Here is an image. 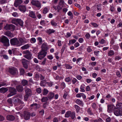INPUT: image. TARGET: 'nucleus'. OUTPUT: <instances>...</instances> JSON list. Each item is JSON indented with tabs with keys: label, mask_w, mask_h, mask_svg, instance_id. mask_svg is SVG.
Listing matches in <instances>:
<instances>
[{
	"label": "nucleus",
	"mask_w": 122,
	"mask_h": 122,
	"mask_svg": "<svg viewBox=\"0 0 122 122\" xmlns=\"http://www.w3.org/2000/svg\"><path fill=\"white\" fill-rule=\"evenodd\" d=\"M5 28L6 30H10V25H6L5 27Z\"/></svg>",
	"instance_id": "40"
},
{
	"label": "nucleus",
	"mask_w": 122,
	"mask_h": 122,
	"mask_svg": "<svg viewBox=\"0 0 122 122\" xmlns=\"http://www.w3.org/2000/svg\"><path fill=\"white\" fill-rule=\"evenodd\" d=\"M65 66L67 69H71L72 68V67L69 65H65Z\"/></svg>",
	"instance_id": "42"
},
{
	"label": "nucleus",
	"mask_w": 122,
	"mask_h": 122,
	"mask_svg": "<svg viewBox=\"0 0 122 122\" xmlns=\"http://www.w3.org/2000/svg\"><path fill=\"white\" fill-rule=\"evenodd\" d=\"M12 15L15 17H17L18 16L17 13L16 12H13L12 13Z\"/></svg>",
	"instance_id": "53"
},
{
	"label": "nucleus",
	"mask_w": 122,
	"mask_h": 122,
	"mask_svg": "<svg viewBox=\"0 0 122 122\" xmlns=\"http://www.w3.org/2000/svg\"><path fill=\"white\" fill-rule=\"evenodd\" d=\"M48 91L47 89H44L43 90V95H46L48 93Z\"/></svg>",
	"instance_id": "36"
},
{
	"label": "nucleus",
	"mask_w": 122,
	"mask_h": 122,
	"mask_svg": "<svg viewBox=\"0 0 122 122\" xmlns=\"http://www.w3.org/2000/svg\"><path fill=\"white\" fill-rule=\"evenodd\" d=\"M54 94L53 93H50L48 95V97L50 99H51L54 97Z\"/></svg>",
	"instance_id": "26"
},
{
	"label": "nucleus",
	"mask_w": 122,
	"mask_h": 122,
	"mask_svg": "<svg viewBox=\"0 0 122 122\" xmlns=\"http://www.w3.org/2000/svg\"><path fill=\"white\" fill-rule=\"evenodd\" d=\"M19 84L18 82L16 81H12L11 82V85L12 86H15Z\"/></svg>",
	"instance_id": "24"
},
{
	"label": "nucleus",
	"mask_w": 122,
	"mask_h": 122,
	"mask_svg": "<svg viewBox=\"0 0 122 122\" xmlns=\"http://www.w3.org/2000/svg\"><path fill=\"white\" fill-rule=\"evenodd\" d=\"M16 89L19 92H21L24 90L23 86L21 85H19L16 86Z\"/></svg>",
	"instance_id": "13"
},
{
	"label": "nucleus",
	"mask_w": 122,
	"mask_h": 122,
	"mask_svg": "<svg viewBox=\"0 0 122 122\" xmlns=\"http://www.w3.org/2000/svg\"><path fill=\"white\" fill-rule=\"evenodd\" d=\"M85 37L87 39H89L90 37V35L88 33H87L85 35Z\"/></svg>",
	"instance_id": "54"
},
{
	"label": "nucleus",
	"mask_w": 122,
	"mask_h": 122,
	"mask_svg": "<svg viewBox=\"0 0 122 122\" xmlns=\"http://www.w3.org/2000/svg\"><path fill=\"white\" fill-rule=\"evenodd\" d=\"M29 15L30 16L33 18H36V16L35 15L34 12L32 11H30L29 13Z\"/></svg>",
	"instance_id": "22"
},
{
	"label": "nucleus",
	"mask_w": 122,
	"mask_h": 122,
	"mask_svg": "<svg viewBox=\"0 0 122 122\" xmlns=\"http://www.w3.org/2000/svg\"><path fill=\"white\" fill-rule=\"evenodd\" d=\"M55 32V30L53 29H49L46 31V32L49 34L50 35L51 34L54 33Z\"/></svg>",
	"instance_id": "28"
},
{
	"label": "nucleus",
	"mask_w": 122,
	"mask_h": 122,
	"mask_svg": "<svg viewBox=\"0 0 122 122\" xmlns=\"http://www.w3.org/2000/svg\"><path fill=\"white\" fill-rule=\"evenodd\" d=\"M61 87L62 88L64 89L66 86L65 83L64 82H62L61 84Z\"/></svg>",
	"instance_id": "48"
},
{
	"label": "nucleus",
	"mask_w": 122,
	"mask_h": 122,
	"mask_svg": "<svg viewBox=\"0 0 122 122\" xmlns=\"http://www.w3.org/2000/svg\"><path fill=\"white\" fill-rule=\"evenodd\" d=\"M19 9L20 11L24 12L26 10V8L25 6L20 5L19 6Z\"/></svg>",
	"instance_id": "20"
},
{
	"label": "nucleus",
	"mask_w": 122,
	"mask_h": 122,
	"mask_svg": "<svg viewBox=\"0 0 122 122\" xmlns=\"http://www.w3.org/2000/svg\"><path fill=\"white\" fill-rule=\"evenodd\" d=\"M31 45L30 44L28 43L27 44L25 45L22 46L21 47V48L23 50L27 49H28L31 46Z\"/></svg>",
	"instance_id": "17"
},
{
	"label": "nucleus",
	"mask_w": 122,
	"mask_h": 122,
	"mask_svg": "<svg viewBox=\"0 0 122 122\" xmlns=\"http://www.w3.org/2000/svg\"><path fill=\"white\" fill-rule=\"evenodd\" d=\"M25 90L26 93V94L24 96V99L25 100H27L29 97L31 95V91L30 89L27 87H25Z\"/></svg>",
	"instance_id": "5"
},
{
	"label": "nucleus",
	"mask_w": 122,
	"mask_h": 122,
	"mask_svg": "<svg viewBox=\"0 0 122 122\" xmlns=\"http://www.w3.org/2000/svg\"><path fill=\"white\" fill-rule=\"evenodd\" d=\"M4 120V118L1 115H0V121H3Z\"/></svg>",
	"instance_id": "59"
},
{
	"label": "nucleus",
	"mask_w": 122,
	"mask_h": 122,
	"mask_svg": "<svg viewBox=\"0 0 122 122\" xmlns=\"http://www.w3.org/2000/svg\"><path fill=\"white\" fill-rule=\"evenodd\" d=\"M48 100V99L46 97H44L42 98L41 99V101L42 102H47Z\"/></svg>",
	"instance_id": "32"
},
{
	"label": "nucleus",
	"mask_w": 122,
	"mask_h": 122,
	"mask_svg": "<svg viewBox=\"0 0 122 122\" xmlns=\"http://www.w3.org/2000/svg\"><path fill=\"white\" fill-rule=\"evenodd\" d=\"M12 23L16 25L18 23L21 26H23V22L22 20L20 19L15 18L13 19L12 21Z\"/></svg>",
	"instance_id": "6"
},
{
	"label": "nucleus",
	"mask_w": 122,
	"mask_h": 122,
	"mask_svg": "<svg viewBox=\"0 0 122 122\" xmlns=\"http://www.w3.org/2000/svg\"><path fill=\"white\" fill-rule=\"evenodd\" d=\"M41 48V51H43L44 52H46L48 49L46 43H43L42 45Z\"/></svg>",
	"instance_id": "12"
},
{
	"label": "nucleus",
	"mask_w": 122,
	"mask_h": 122,
	"mask_svg": "<svg viewBox=\"0 0 122 122\" xmlns=\"http://www.w3.org/2000/svg\"><path fill=\"white\" fill-rule=\"evenodd\" d=\"M20 71L21 75H23L25 73V70L23 68H21L20 69Z\"/></svg>",
	"instance_id": "33"
},
{
	"label": "nucleus",
	"mask_w": 122,
	"mask_h": 122,
	"mask_svg": "<svg viewBox=\"0 0 122 122\" xmlns=\"http://www.w3.org/2000/svg\"><path fill=\"white\" fill-rule=\"evenodd\" d=\"M37 104L36 103H33L31 104L30 107L31 110L34 109L35 110H36L37 108Z\"/></svg>",
	"instance_id": "15"
},
{
	"label": "nucleus",
	"mask_w": 122,
	"mask_h": 122,
	"mask_svg": "<svg viewBox=\"0 0 122 122\" xmlns=\"http://www.w3.org/2000/svg\"><path fill=\"white\" fill-rule=\"evenodd\" d=\"M83 39L82 38H80L79 39L78 41L80 43H81L83 41Z\"/></svg>",
	"instance_id": "62"
},
{
	"label": "nucleus",
	"mask_w": 122,
	"mask_h": 122,
	"mask_svg": "<svg viewBox=\"0 0 122 122\" xmlns=\"http://www.w3.org/2000/svg\"><path fill=\"white\" fill-rule=\"evenodd\" d=\"M46 81L45 80L41 81L40 83V85L42 86H45V82Z\"/></svg>",
	"instance_id": "39"
},
{
	"label": "nucleus",
	"mask_w": 122,
	"mask_h": 122,
	"mask_svg": "<svg viewBox=\"0 0 122 122\" xmlns=\"http://www.w3.org/2000/svg\"><path fill=\"white\" fill-rule=\"evenodd\" d=\"M19 39V46L23 45L24 44L26 43L27 42V41H26V39L25 38H20Z\"/></svg>",
	"instance_id": "11"
},
{
	"label": "nucleus",
	"mask_w": 122,
	"mask_h": 122,
	"mask_svg": "<svg viewBox=\"0 0 122 122\" xmlns=\"http://www.w3.org/2000/svg\"><path fill=\"white\" fill-rule=\"evenodd\" d=\"M110 10L111 12L114 11L115 9L114 7L112 6H110Z\"/></svg>",
	"instance_id": "45"
},
{
	"label": "nucleus",
	"mask_w": 122,
	"mask_h": 122,
	"mask_svg": "<svg viewBox=\"0 0 122 122\" xmlns=\"http://www.w3.org/2000/svg\"><path fill=\"white\" fill-rule=\"evenodd\" d=\"M40 24L42 25H44L45 24V20H41V21L40 22Z\"/></svg>",
	"instance_id": "58"
},
{
	"label": "nucleus",
	"mask_w": 122,
	"mask_h": 122,
	"mask_svg": "<svg viewBox=\"0 0 122 122\" xmlns=\"http://www.w3.org/2000/svg\"><path fill=\"white\" fill-rule=\"evenodd\" d=\"M47 53L46 52L41 51L39 53V59L41 60L46 56Z\"/></svg>",
	"instance_id": "10"
},
{
	"label": "nucleus",
	"mask_w": 122,
	"mask_h": 122,
	"mask_svg": "<svg viewBox=\"0 0 122 122\" xmlns=\"http://www.w3.org/2000/svg\"><path fill=\"white\" fill-rule=\"evenodd\" d=\"M24 118L25 120H27L29 119L30 117V115H24ZM31 116L34 117L36 115H31Z\"/></svg>",
	"instance_id": "23"
},
{
	"label": "nucleus",
	"mask_w": 122,
	"mask_h": 122,
	"mask_svg": "<svg viewBox=\"0 0 122 122\" xmlns=\"http://www.w3.org/2000/svg\"><path fill=\"white\" fill-rule=\"evenodd\" d=\"M10 43L11 46H19V40L16 38H14L10 40Z\"/></svg>",
	"instance_id": "7"
},
{
	"label": "nucleus",
	"mask_w": 122,
	"mask_h": 122,
	"mask_svg": "<svg viewBox=\"0 0 122 122\" xmlns=\"http://www.w3.org/2000/svg\"><path fill=\"white\" fill-rule=\"evenodd\" d=\"M9 72L12 75H15L18 72L17 69L14 68H10L9 69Z\"/></svg>",
	"instance_id": "8"
},
{
	"label": "nucleus",
	"mask_w": 122,
	"mask_h": 122,
	"mask_svg": "<svg viewBox=\"0 0 122 122\" xmlns=\"http://www.w3.org/2000/svg\"><path fill=\"white\" fill-rule=\"evenodd\" d=\"M65 81L67 82H68L70 81L71 79L69 77H68L66 78L65 79Z\"/></svg>",
	"instance_id": "52"
},
{
	"label": "nucleus",
	"mask_w": 122,
	"mask_h": 122,
	"mask_svg": "<svg viewBox=\"0 0 122 122\" xmlns=\"http://www.w3.org/2000/svg\"><path fill=\"white\" fill-rule=\"evenodd\" d=\"M63 7L62 6H61L60 5H58L57 6V9H59L60 10H61L62 9V8Z\"/></svg>",
	"instance_id": "61"
},
{
	"label": "nucleus",
	"mask_w": 122,
	"mask_h": 122,
	"mask_svg": "<svg viewBox=\"0 0 122 122\" xmlns=\"http://www.w3.org/2000/svg\"><path fill=\"white\" fill-rule=\"evenodd\" d=\"M96 62H92L90 63L91 65L92 66H94L96 65Z\"/></svg>",
	"instance_id": "63"
},
{
	"label": "nucleus",
	"mask_w": 122,
	"mask_h": 122,
	"mask_svg": "<svg viewBox=\"0 0 122 122\" xmlns=\"http://www.w3.org/2000/svg\"><path fill=\"white\" fill-rule=\"evenodd\" d=\"M1 41L2 43L5 46L8 47L10 45L9 40L8 38L5 36H3L1 39Z\"/></svg>",
	"instance_id": "2"
},
{
	"label": "nucleus",
	"mask_w": 122,
	"mask_h": 122,
	"mask_svg": "<svg viewBox=\"0 0 122 122\" xmlns=\"http://www.w3.org/2000/svg\"><path fill=\"white\" fill-rule=\"evenodd\" d=\"M77 81V80L76 78H73L72 81L73 84H74Z\"/></svg>",
	"instance_id": "57"
},
{
	"label": "nucleus",
	"mask_w": 122,
	"mask_h": 122,
	"mask_svg": "<svg viewBox=\"0 0 122 122\" xmlns=\"http://www.w3.org/2000/svg\"><path fill=\"white\" fill-rule=\"evenodd\" d=\"M7 102L10 106H12L13 105L12 101V99L11 98H10L8 99L7 100Z\"/></svg>",
	"instance_id": "29"
},
{
	"label": "nucleus",
	"mask_w": 122,
	"mask_h": 122,
	"mask_svg": "<svg viewBox=\"0 0 122 122\" xmlns=\"http://www.w3.org/2000/svg\"><path fill=\"white\" fill-rule=\"evenodd\" d=\"M4 34L8 37H11L12 36V34L11 32L9 31H7L5 32Z\"/></svg>",
	"instance_id": "25"
},
{
	"label": "nucleus",
	"mask_w": 122,
	"mask_h": 122,
	"mask_svg": "<svg viewBox=\"0 0 122 122\" xmlns=\"http://www.w3.org/2000/svg\"><path fill=\"white\" fill-rule=\"evenodd\" d=\"M75 114V112H73L72 113H71V112L70 111H68L65 114Z\"/></svg>",
	"instance_id": "49"
},
{
	"label": "nucleus",
	"mask_w": 122,
	"mask_h": 122,
	"mask_svg": "<svg viewBox=\"0 0 122 122\" xmlns=\"http://www.w3.org/2000/svg\"><path fill=\"white\" fill-rule=\"evenodd\" d=\"M36 40L34 38H32L30 40V42L31 43H34L36 42Z\"/></svg>",
	"instance_id": "38"
},
{
	"label": "nucleus",
	"mask_w": 122,
	"mask_h": 122,
	"mask_svg": "<svg viewBox=\"0 0 122 122\" xmlns=\"http://www.w3.org/2000/svg\"><path fill=\"white\" fill-rule=\"evenodd\" d=\"M51 24L54 26H55L57 25V24L56 23L53 21H52L51 22Z\"/></svg>",
	"instance_id": "44"
},
{
	"label": "nucleus",
	"mask_w": 122,
	"mask_h": 122,
	"mask_svg": "<svg viewBox=\"0 0 122 122\" xmlns=\"http://www.w3.org/2000/svg\"><path fill=\"white\" fill-rule=\"evenodd\" d=\"M116 107L113 109L114 114H122V103L117 102L116 105Z\"/></svg>",
	"instance_id": "1"
},
{
	"label": "nucleus",
	"mask_w": 122,
	"mask_h": 122,
	"mask_svg": "<svg viewBox=\"0 0 122 122\" xmlns=\"http://www.w3.org/2000/svg\"><path fill=\"white\" fill-rule=\"evenodd\" d=\"M114 53L112 50H110L108 52V56H112L114 55Z\"/></svg>",
	"instance_id": "30"
},
{
	"label": "nucleus",
	"mask_w": 122,
	"mask_h": 122,
	"mask_svg": "<svg viewBox=\"0 0 122 122\" xmlns=\"http://www.w3.org/2000/svg\"><path fill=\"white\" fill-rule=\"evenodd\" d=\"M21 62L23 67L25 69H27L28 68V61L25 59L23 58Z\"/></svg>",
	"instance_id": "9"
},
{
	"label": "nucleus",
	"mask_w": 122,
	"mask_h": 122,
	"mask_svg": "<svg viewBox=\"0 0 122 122\" xmlns=\"http://www.w3.org/2000/svg\"><path fill=\"white\" fill-rule=\"evenodd\" d=\"M91 24L93 25L94 27L97 28L98 26V25L96 23H91Z\"/></svg>",
	"instance_id": "46"
},
{
	"label": "nucleus",
	"mask_w": 122,
	"mask_h": 122,
	"mask_svg": "<svg viewBox=\"0 0 122 122\" xmlns=\"http://www.w3.org/2000/svg\"><path fill=\"white\" fill-rule=\"evenodd\" d=\"M28 82V81L27 80H23L21 81V83L23 86H25L27 85Z\"/></svg>",
	"instance_id": "27"
},
{
	"label": "nucleus",
	"mask_w": 122,
	"mask_h": 122,
	"mask_svg": "<svg viewBox=\"0 0 122 122\" xmlns=\"http://www.w3.org/2000/svg\"><path fill=\"white\" fill-rule=\"evenodd\" d=\"M6 118L7 120L11 121L14 120L15 118V117L13 115H7Z\"/></svg>",
	"instance_id": "16"
},
{
	"label": "nucleus",
	"mask_w": 122,
	"mask_h": 122,
	"mask_svg": "<svg viewBox=\"0 0 122 122\" xmlns=\"http://www.w3.org/2000/svg\"><path fill=\"white\" fill-rule=\"evenodd\" d=\"M113 109V106L112 105H110L108 106L107 112H112Z\"/></svg>",
	"instance_id": "21"
},
{
	"label": "nucleus",
	"mask_w": 122,
	"mask_h": 122,
	"mask_svg": "<svg viewBox=\"0 0 122 122\" xmlns=\"http://www.w3.org/2000/svg\"><path fill=\"white\" fill-rule=\"evenodd\" d=\"M75 107L76 109L77 112H78L79 111L80 109V107H79L77 105H75Z\"/></svg>",
	"instance_id": "43"
},
{
	"label": "nucleus",
	"mask_w": 122,
	"mask_h": 122,
	"mask_svg": "<svg viewBox=\"0 0 122 122\" xmlns=\"http://www.w3.org/2000/svg\"><path fill=\"white\" fill-rule=\"evenodd\" d=\"M8 89L6 87H2L0 88V92L4 93L6 92L8 90Z\"/></svg>",
	"instance_id": "18"
},
{
	"label": "nucleus",
	"mask_w": 122,
	"mask_h": 122,
	"mask_svg": "<svg viewBox=\"0 0 122 122\" xmlns=\"http://www.w3.org/2000/svg\"><path fill=\"white\" fill-rule=\"evenodd\" d=\"M46 58H45L44 59V61L41 62V65H44L45 63L46 62Z\"/></svg>",
	"instance_id": "56"
},
{
	"label": "nucleus",
	"mask_w": 122,
	"mask_h": 122,
	"mask_svg": "<svg viewBox=\"0 0 122 122\" xmlns=\"http://www.w3.org/2000/svg\"><path fill=\"white\" fill-rule=\"evenodd\" d=\"M10 30H14L15 28V26L14 25L12 24H10Z\"/></svg>",
	"instance_id": "37"
},
{
	"label": "nucleus",
	"mask_w": 122,
	"mask_h": 122,
	"mask_svg": "<svg viewBox=\"0 0 122 122\" xmlns=\"http://www.w3.org/2000/svg\"><path fill=\"white\" fill-rule=\"evenodd\" d=\"M48 11L47 8H45L44 9L43 12L44 14H46L48 12Z\"/></svg>",
	"instance_id": "47"
},
{
	"label": "nucleus",
	"mask_w": 122,
	"mask_h": 122,
	"mask_svg": "<svg viewBox=\"0 0 122 122\" xmlns=\"http://www.w3.org/2000/svg\"><path fill=\"white\" fill-rule=\"evenodd\" d=\"M76 103L78 104H80L82 106H83V104L82 102L80 99H77L76 101Z\"/></svg>",
	"instance_id": "31"
},
{
	"label": "nucleus",
	"mask_w": 122,
	"mask_h": 122,
	"mask_svg": "<svg viewBox=\"0 0 122 122\" xmlns=\"http://www.w3.org/2000/svg\"><path fill=\"white\" fill-rule=\"evenodd\" d=\"M64 4V1H63V0H60V1L59 3V5L63 7Z\"/></svg>",
	"instance_id": "34"
},
{
	"label": "nucleus",
	"mask_w": 122,
	"mask_h": 122,
	"mask_svg": "<svg viewBox=\"0 0 122 122\" xmlns=\"http://www.w3.org/2000/svg\"><path fill=\"white\" fill-rule=\"evenodd\" d=\"M9 92L10 93L7 95V97H9L15 95L17 93L16 89L12 87H9Z\"/></svg>",
	"instance_id": "4"
},
{
	"label": "nucleus",
	"mask_w": 122,
	"mask_h": 122,
	"mask_svg": "<svg viewBox=\"0 0 122 122\" xmlns=\"http://www.w3.org/2000/svg\"><path fill=\"white\" fill-rule=\"evenodd\" d=\"M85 86L84 85H82L81 86L80 89L81 90V91L83 92H84L85 91V90L84 89L85 87Z\"/></svg>",
	"instance_id": "35"
},
{
	"label": "nucleus",
	"mask_w": 122,
	"mask_h": 122,
	"mask_svg": "<svg viewBox=\"0 0 122 122\" xmlns=\"http://www.w3.org/2000/svg\"><path fill=\"white\" fill-rule=\"evenodd\" d=\"M2 56H3V58L4 59H6V60H7L8 59V56L6 55L5 54H4V55H3Z\"/></svg>",
	"instance_id": "55"
},
{
	"label": "nucleus",
	"mask_w": 122,
	"mask_h": 122,
	"mask_svg": "<svg viewBox=\"0 0 122 122\" xmlns=\"http://www.w3.org/2000/svg\"><path fill=\"white\" fill-rule=\"evenodd\" d=\"M22 1L21 0H15L14 3V5L16 7L22 3Z\"/></svg>",
	"instance_id": "14"
},
{
	"label": "nucleus",
	"mask_w": 122,
	"mask_h": 122,
	"mask_svg": "<svg viewBox=\"0 0 122 122\" xmlns=\"http://www.w3.org/2000/svg\"><path fill=\"white\" fill-rule=\"evenodd\" d=\"M34 79L36 80H38V74H36L34 77Z\"/></svg>",
	"instance_id": "50"
},
{
	"label": "nucleus",
	"mask_w": 122,
	"mask_h": 122,
	"mask_svg": "<svg viewBox=\"0 0 122 122\" xmlns=\"http://www.w3.org/2000/svg\"><path fill=\"white\" fill-rule=\"evenodd\" d=\"M22 53L23 54H25L24 55V57L27 59L30 60L32 58V54L28 50L23 51Z\"/></svg>",
	"instance_id": "3"
},
{
	"label": "nucleus",
	"mask_w": 122,
	"mask_h": 122,
	"mask_svg": "<svg viewBox=\"0 0 122 122\" xmlns=\"http://www.w3.org/2000/svg\"><path fill=\"white\" fill-rule=\"evenodd\" d=\"M31 3L32 5L38 7V0H32L31 1Z\"/></svg>",
	"instance_id": "19"
},
{
	"label": "nucleus",
	"mask_w": 122,
	"mask_h": 122,
	"mask_svg": "<svg viewBox=\"0 0 122 122\" xmlns=\"http://www.w3.org/2000/svg\"><path fill=\"white\" fill-rule=\"evenodd\" d=\"M111 121V118L110 117H108L106 119V122H110Z\"/></svg>",
	"instance_id": "64"
},
{
	"label": "nucleus",
	"mask_w": 122,
	"mask_h": 122,
	"mask_svg": "<svg viewBox=\"0 0 122 122\" xmlns=\"http://www.w3.org/2000/svg\"><path fill=\"white\" fill-rule=\"evenodd\" d=\"M43 41L41 37H39V45H41L42 44Z\"/></svg>",
	"instance_id": "41"
},
{
	"label": "nucleus",
	"mask_w": 122,
	"mask_h": 122,
	"mask_svg": "<svg viewBox=\"0 0 122 122\" xmlns=\"http://www.w3.org/2000/svg\"><path fill=\"white\" fill-rule=\"evenodd\" d=\"M65 45H64L62 46V48L61 50V53H63L65 49Z\"/></svg>",
	"instance_id": "51"
},
{
	"label": "nucleus",
	"mask_w": 122,
	"mask_h": 122,
	"mask_svg": "<svg viewBox=\"0 0 122 122\" xmlns=\"http://www.w3.org/2000/svg\"><path fill=\"white\" fill-rule=\"evenodd\" d=\"M87 112L88 114H92L91 110L90 108H88L87 110Z\"/></svg>",
	"instance_id": "60"
}]
</instances>
